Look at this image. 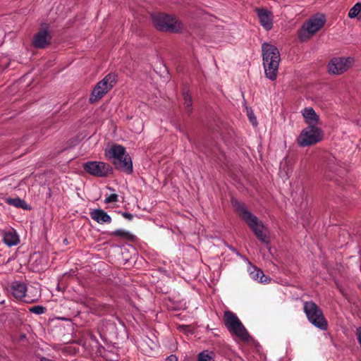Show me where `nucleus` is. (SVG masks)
<instances>
[{
    "instance_id": "obj_21",
    "label": "nucleus",
    "mask_w": 361,
    "mask_h": 361,
    "mask_svg": "<svg viewBox=\"0 0 361 361\" xmlns=\"http://www.w3.org/2000/svg\"><path fill=\"white\" fill-rule=\"evenodd\" d=\"M198 361H214L215 353L213 351L204 350L198 356Z\"/></svg>"
},
{
    "instance_id": "obj_31",
    "label": "nucleus",
    "mask_w": 361,
    "mask_h": 361,
    "mask_svg": "<svg viewBox=\"0 0 361 361\" xmlns=\"http://www.w3.org/2000/svg\"><path fill=\"white\" fill-rule=\"evenodd\" d=\"M101 307H102V310H104V311L105 312H109V309L111 308V307L109 305H106V304L101 305Z\"/></svg>"
},
{
    "instance_id": "obj_11",
    "label": "nucleus",
    "mask_w": 361,
    "mask_h": 361,
    "mask_svg": "<svg viewBox=\"0 0 361 361\" xmlns=\"http://www.w3.org/2000/svg\"><path fill=\"white\" fill-rule=\"evenodd\" d=\"M83 168L88 173L96 177H106L112 173V167L102 161H88Z\"/></svg>"
},
{
    "instance_id": "obj_7",
    "label": "nucleus",
    "mask_w": 361,
    "mask_h": 361,
    "mask_svg": "<svg viewBox=\"0 0 361 361\" xmlns=\"http://www.w3.org/2000/svg\"><path fill=\"white\" fill-rule=\"evenodd\" d=\"M326 18L322 14L316 15L305 21L298 32L300 41H306L316 34L325 24Z\"/></svg>"
},
{
    "instance_id": "obj_22",
    "label": "nucleus",
    "mask_w": 361,
    "mask_h": 361,
    "mask_svg": "<svg viewBox=\"0 0 361 361\" xmlns=\"http://www.w3.org/2000/svg\"><path fill=\"white\" fill-rule=\"evenodd\" d=\"M110 235L117 236L121 238L130 240L133 238V235L123 229H117L109 233Z\"/></svg>"
},
{
    "instance_id": "obj_5",
    "label": "nucleus",
    "mask_w": 361,
    "mask_h": 361,
    "mask_svg": "<svg viewBox=\"0 0 361 361\" xmlns=\"http://www.w3.org/2000/svg\"><path fill=\"white\" fill-rule=\"evenodd\" d=\"M304 312L308 321L321 330H326L328 323L322 310L313 301H307L303 305Z\"/></svg>"
},
{
    "instance_id": "obj_13",
    "label": "nucleus",
    "mask_w": 361,
    "mask_h": 361,
    "mask_svg": "<svg viewBox=\"0 0 361 361\" xmlns=\"http://www.w3.org/2000/svg\"><path fill=\"white\" fill-rule=\"evenodd\" d=\"M51 36L48 30V25H42L39 30L35 35L32 44L35 48L44 49L49 45Z\"/></svg>"
},
{
    "instance_id": "obj_25",
    "label": "nucleus",
    "mask_w": 361,
    "mask_h": 361,
    "mask_svg": "<svg viewBox=\"0 0 361 361\" xmlns=\"http://www.w3.org/2000/svg\"><path fill=\"white\" fill-rule=\"evenodd\" d=\"M47 309L42 305H36L29 308V311L36 314H42L45 313Z\"/></svg>"
},
{
    "instance_id": "obj_3",
    "label": "nucleus",
    "mask_w": 361,
    "mask_h": 361,
    "mask_svg": "<svg viewBox=\"0 0 361 361\" xmlns=\"http://www.w3.org/2000/svg\"><path fill=\"white\" fill-rule=\"evenodd\" d=\"M239 216L245 221L249 227L254 232L256 237L263 243L269 244L268 237L264 233V226L259 219L252 214L245 207V204L240 202H235L234 204Z\"/></svg>"
},
{
    "instance_id": "obj_8",
    "label": "nucleus",
    "mask_w": 361,
    "mask_h": 361,
    "mask_svg": "<svg viewBox=\"0 0 361 361\" xmlns=\"http://www.w3.org/2000/svg\"><path fill=\"white\" fill-rule=\"evenodd\" d=\"M224 324L229 332L236 335L242 341H247L249 340L250 335L238 318V317L232 312L227 310L224 314Z\"/></svg>"
},
{
    "instance_id": "obj_32",
    "label": "nucleus",
    "mask_w": 361,
    "mask_h": 361,
    "mask_svg": "<svg viewBox=\"0 0 361 361\" xmlns=\"http://www.w3.org/2000/svg\"><path fill=\"white\" fill-rule=\"evenodd\" d=\"M231 250H232L233 252H235L237 255H240V254L238 253V252L237 251V250H236V249H235V248H231Z\"/></svg>"
},
{
    "instance_id": "obj_24",
    "label": "nucleus",
    "mask_w": 361,
    "mask_h": 361,
    "mask_svg": "<svg viewBox=\"0 0 361 361\" xmlns=\"http://www.w3.org/2000/svg\"><path fill=\"white\" fill-rule=\"evenodd\" d=\"M361 11V3H356L349 11L348 17L350 18H354L358 16Z\"/></svg>"
},
{
    "instance_id": "obj_33",
    "label": "nucleus",
    "mask_w": 361,
    "mask_h": 361,
    "mask_svg": "<svg viewBox=\"0 0 361 361\" xmlns=\"http://www.w3.org/2000/svg\"><path fill=\"white\" fill-rule=\"evenodd\" d=\"M40 361H49V359L46 358V357H42L40 359Z\"/></svg>"
},
{
    "instance_id": "obj_17",
    "label": "nucleus",
    "mask_w": 361,
    "mask_h": 361,
    "mask_svg": "<svg viewBox=\"0 0 361 361\" xmlns=\"http://www.w3.org/2000/svg\"><path fill=\"white\" fill-rule=\"evenodd\" d=\"M90 215L92 219L100 224L111 222V217L102 209H93L90 212Z\"/></svg>"
},
{
    "instance_id": "obj_9",
    "label": "nucleus",
    "mask_w": 361,
    "mask_h": 361,
    "mask_svg": "<svg viewBox=\"0 0 361 361\" xmlns=\"http://www.w3.org/2000/svg\"><path fill=\"white\" fill-rule=\"evenodd\" d=\"M324 134L317 126L305 128L297 138V144L301 147L315 145L323 140Z\"/></svg>"
},
{
    "instance_id": "obj_29",
    "label": "nucleus",
    "mask_w": 361,
    "mask_h": 361,
    "mask_svg": "<svg viewBox=\"0 0 361 361\" xmlns=\"http://www.w3.org/2000/svg\"><path fill=\"white\" fill-rule=\"evenodd\" d=\"M166 361H178V359L176 355H171L166 357Z\"/></svg>"
},
{
    "instance_id": "obj_19",
    "label": "nucleus",
    "mask_w": 361,
    "mask_h": 361,
    "mask_svg": "<svg viewBox=\"0 0 361 361\" xmlns=\"http://www.w3.org/2000/svg\"><path fill=\"white\" fill-rule=\"evenodd\" d=\"M251 269L252 270H250V275L252 279L264 283H269L271 281V279L264 275L261 269H257L256 267H252Z\"/></svg>"
},
{
    "instance_id": "obj_23",
    "label": "nucleus",
    "mask_w": 361,
    "mask_h": 361,
    "mask_svg": "<svg viewBox=\"0 0 361 361\" xmlns=\"http://www.w3.org/2000/svg\"><path fill=\"white\" fill-rule=\"evenodd\" d=\"M183 99H184L185 109L188 114H191L192 111V97L188 92H184L183 93Z\"/></svg>"
},
{
    "instance_id": "obj_30",
    "label": "nucleus",
    "mask_w": 361,
    "mask_h": 361,
    "mask_svg": "<svg viewBox=\"0 0 361 361\" xmlns=\"http://www.w3.org/2000/svg\"><path fill=\"white\" fill-rule=\"evenodd\" d=\"M249 118L252 124L255 125L257 123L256 118L252 114H248Z\"/></svg>"
},
{
    "instance_id": "obj_10",
    "label": "nucleus",
    "mask_w": 361,
    "mask_h": 361,
    "mask_svg": "<svg viewBox=\"0 0 361 361\" xmlns=\"http://www.w3.org/2000/svg\"><path fill=\"white\" fill-rule=\"evenodd\" d=\"M116 83V75L109 73L99 81L93 89L89 102L94 104L100 100Z\"/></svg>"
},
{
    "instance_id": "obj_27",
    "label": "nucleus",
    "mask_w": 361,
    "mask_h": 361,
    "mask_svg": "<svg viewBox=\"0 0 361 361\" xmlns=\"http://www.w3.org/2000/svg\"><path fill=\"white\" fill-rule=\"evenodd\" d=\"M355 334H356L357 341L361 346V326L356 329Z\"/></svg>"
},
{
    "instance_id": "obj_6",
    "label": "nucleus",
    "mask_w": 361,
    "mask_h": 361,
    "mask_svg": "<svg viewBox=\"0 0 361 361\" xmlns=\"http://www.w3.org/2000/svg\"><path fill=\"white\" fill-rule=\"evenodd\" d=\"M154 27L160 31L178 32L183 29V24L176 18L165 13H157L152 16Z\"/></svg>"
},
{
    "instance_id": "obj_26",
    "label": "nucleus",
    "mask_w": 361,
    "mask_h": 361,
    "mask_svg": "<svg viewBox=\"0 0 361 361\" xmlns=\"http://www.w3.org/2000/svg\"><path fill=\"white\" fill-rule=\"evenodd\" d=\"M118 202V195L116 194H111L104 200L106 204Z\"/></svg>"
},
{
    "instance_id": "obj_4",
    "label": "nucleus",
    "mask_w": 361,
    "mask_h": 361,
    "mask_svg": "<svg viewBox=\"0 0 361 361\" xmlns=\"http://www.w3.org/2000/svg\"><path fill=\"white\" fill-rule=\"evenodd\" d=\"M239 216L245 221L249 227L254 232L256 237L263 243L269 244L268 237L264 233V226L259 219L252 214L245 207V204L240 202H235L234 204Z\"/></svg>"
},
{
    "instance_id": "obj_14",
    "label": "nucleus",
    "mask_w": 361,
    "mask_h": 361,
    "mask_svg": "<svg viewBox=\"0 0 361 361\" xmlns=\"http://www.w3.org/2000/svg\"><path fill=\"white\" fill-rule=\"evenodd\" d=\"M255 12L262 26L267 30H270L273 27L272 13L264 8H257Z\"/></svg>"
},
{
    "instance_id": "obj_12",
    "label": "nucleus",
    "mask_w": 361,
    "mask_h": 361,
    "mask_svg": "<svg viewBox=\"0 0 361 361\" xmlns=\"http://www.w3.org/2000/svg\"><path fill=\"white\" fill-rule=\"evenodd\" d=\"M353 61L352 57L333 58L328 65L329 71L334 75H341L351 67Z\"/></svg>"
},
{
    "instance_id": "obj_16",
    "label": "nucleus",
    "mask_w": 361,
    "mask_h": 361,
    "mask_svg": "<svg viewBox=\"0 0 361 361\" xmlns=\"http://www.w3.org/2000/svg\"><path fill=\"white\" fill-rule=\"evenodd\" d=\"M3 242L8 246L17 245L20 243L19 235L13 228L2 232Z\"/></svg>"
},
{
    "instance_id": "obj_18",
    "label": "nucleus",
    "mask_w": 361,
    "mask_h": 361,
    "mask_svg": "<svg viewBox=\"0 0 361 361\" xmlns=\"http://www.w3.org/2000/svg\"><path fill=\"white\" fill-rule=\"evenodd\" d=\"M302 114L308 126H317L319 123V116L312 108L304 109L302 111Z\"/></svg>"
},
{
    "instance_id": "obj_1",
    "label": "nucleus",
    "mask_w": 361,
    "mask_h": 361,
    "mask_svg": "<svg viewBox=\"0 0 361 361\" xmlns=\"http://www.w3.org/2000/svg\"><path fill=\"white\" fill-rule=\"evenodd\" d=\"M262 60L267 78L275 80L281 61L280 53L276 47L264 42L262 45Z\"/></svg>"
},
{
    "instance_id": "obj_20",
    "label": "nucleus",
    "mask_w": 361,
    "mask_h": 361,
    "mask_svg": "<svg viewBox=\"0 0 361 361\" xmlns=\"http://www.w3.org/2000/svg\"><path fill=\"white\" fill-rule=\"evenodd\" d=\"M5 202L9 205H12L16 208H21L23 209H29L30 207L20 197H7L5 199Z\"/></svg>"
},
{
    "instance_id": "obj_15",
    "label": "nucleus",
    "mask_w": 361,
    "mask_h": 361,
    "mask_svg": "<svg viewBox=\"0 0 361 361\" xmlns=\"http://www.w3.org/2000/svg\"><path fill=\"white\" fill-rule=\"evenodd\" d=\"M27 290V286L24 282L16 281L11 284V293L17 300H22L25 298Z\"/></svg>"
},
{
    "instance_id": "obj_28",
    "label": "nucleus",
    "mask_w": 361,
    "mask_h": 361,
    "mask_svg": "<svg viewBox=\"0 0 361 361\" xmlns=\"http://www.w3.org/2000/svg\"><path fill=\"white\" fill-rule=\"evenodd\" d=\"M122 216L128 220H132L133 218V215L132 214L126 212H122Z\"/></svg>"
},
{
    "instance_id": "obj_2",
    "label": "nucleus",
    "mask_w": 361,
    "mask_h": 361,
    "mask_svg": "<svg viewBox=\"0 0 361 361\" xmlns=\"http://www.w3.org/2000/svg\"><path fill=\"white\" fill-rule=\"evenodd\" d=\"M105 156L111 160L116 169L127 174L133 173V162L131 157L126 152V149L120 145H113L105 150Z\"/></svg>"
}]
</instances>
